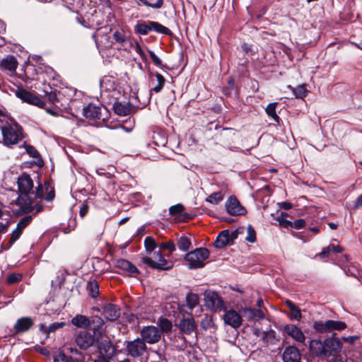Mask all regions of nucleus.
Segmentation results:
<instances>
[{
  "mask_svg": "<svg viewBox=\"0 0 362 362\" xmlns=\"http://www.w3.org/2000/svg\"><path fill=\"white\" fill-rule=\"evenodd\" d=\"M177 246L180 250L187 251L191 246V242L187 237L182 236L179 238Z\"/></svg>",
  "mask_w": 362,
  "mask_h": 362,
  "instance_id": "39",
  "label": "nucleus"
},
{
  "mask_svg": "<svg viewBox=\"0 0 362 362\" xmlns=\"http://www.w3.org/2000/svg\"><path fill=\"white\" fill-rule=\"evenodd\" d=\"M359 339V336L354 335V336H349V337H342L340 339L341 341H344V342H347L350 344H353L356 340Z\"/></svg>",
  "mask_w": 362,
  "mask_h": 362,
  "instance_id": "58",
  "label": "nucleus"
},
{
  "mask_svg": "<svg viewBox=\"0 0 362 362\" xmlns=\"http://www.w3.org/2000/svg\"><path fill=\"white\" fill-rule=\"evenodd\" d=\"M243 228H238L235 230H233L231 234L230 235V240H233L236 238H238V235L240 233H241V230H243Z\"/></svg>",
  "mask_w": 362,
  "mask_h": 362,
  "instance_id": "63",
  "label": "nucleus"
},
{
  "mask_svg": "<svg viewBox=\"0 0 362 362\" xmlns=\"http://www.w3.org/2000/svg\"><path fill=\"white\" fill-rule=\"evenodd\" d=\"M65 325L64 322H54L48 326V334L53 332L57 329L63 327Z\"/></svg>",
  "mask_w": 362,
  "mask_h": 362,
  "instance_id": "56",
  "label": "nucleus"
},
{
  "mask_svg": "<svg viewBox=\"0 0 362 362\" xmlns=\"http://www.w3.org/2000/svg\"><path fill=\"white\" fill-rule=\"evenodd\" d=\"M204 305L211 311L217 313L226 310L223 298L216 291L206 290L204 293Z\"/></svg>",
  "mask_w": 362,
  "mask_h": 362,
  "instance_id": "5",
  "label": "nucleus"
},
{
  "mask_svg": "<svg viewBox=\"0 0 362 362\" xmlns=\"http://www.w3.org/2000/svg\"><path fill=\"white\" fill-rule=\"evenodd\" d=\"M276 103H269L266 107L265 111L268 116L272 118L276 122L279 123L280 118L276 112Z\"/></svg>",
  "mask_w": 362,
  "mask_h": 362,
  "instance_id": "32",
  "label": "nucleus"
},
{
  "mask_svg": "<svg viewBox=\"0 0 362 362\" xmlns=\"http://www.w3.org/2000/svg\"><path fill=\"white\" fill-rule=\"evenodd\" d=\"M54 362H69L70 358L68 357L64 352L59 351L54 356Z\"/></svg>",
  "mask_w": 362,
  "mask_h": 362,
  "instance_id": "47",
  "label": "nucleus"
},
{
  "mask_svg": "<svg viewBox=\"0 0 362 362\" xmlns=\"http://www.w3.org/2000/svg\"><path fill=\"white\" fill-rule=\"evenodd\" d=\"M240 312L243 317L248 321L259 322L264 318V314L260 309L252 308L250 307H242Z\"/></svg>",
  "mask_w": 362,
  "mask_h": 362,
  "instance_id": "15",
  "label": "nucleus"
},
{
  "mask_svg": "<svg viewBox=\"0 0 362 362\" xmlns=\"http://www.w3.org/2000/svg\"><path fill=\"white\" fill-rule=\"evenodd\" d=\"M113 38L116 42L121 45L127 40V37L122 30H116L113 34Z\"/></svg>",
  "mask_w": 362,
  "mask_h": 362,
  "instance_id": "43",
  "label": "nucleus"
},
{
  "mask_svg": "<svg viewBox=\"0 0 362 362\" xmlns=\"http://www.w3.org/2000/svg\"><path fill=\"white\" fill-rule=\"evenodd\" d=\"M277 221H279L281 224L284 223L286 227L293 226V227L296 229H300L303 228L305 224V222L303 219H297L293 223L288 220H283V221H281L279 218H277Z\"/></svg>",
  "mask_w": 362,
  "mask_h": 362,
  "instance_id": "36",
  "label": "nucleus"
},
{
  "mask_svg": "<svg viewBox=\"0 0 362 362\" xmlns=\"http://www.w3.org/2000/svg\"><path fill=\"white\" fill-rule=\"evenodd\" d=\"M282 358L284 362H300V354L297 348L288 346L285 349Z\"/></svg>",
  "mask_w": 362,
  "mask_h": 362,
  "instance_id": "22",
  "label": "nucleus"
},
{
  "mask_svg": "<svg viewBox=\"0 0 362 362\" xmlns=\"http://www.w3.org/2000/svg\"><path fill=\"white\" fill-rule=\"evenodd\" d=\"M276 332L273 329H270L267 331H264L260 340L264 344H269L273 342L275 339Z\"/></svg>",
  "mask_w": 362,
  "mask_h": 362,
  "instance_id": "35",
  "label": "nucleus"
},
{
  "mask_svg": "<svg viewBox=\"0 0 362 362\" xmlns=\"http://www.w3.org/2000/svg\"><path fill=\"white\" fill-rule=\"evenodd\" d=\"M313 327L317 332L325 334L334 330H344L346 328V325L342 321L329 320L325 322L315 321Z\"/></svg>",
  "mask_w": 362,
  "mask_h": 362,
  "instance_id": "6",
  "label": "nucleus"
},
{
  "mask_svg": "<svg viewBox=\"0 0 362 362\" xmlns=\"http://www.w3.org/2000/svg\"><path fill=\"white\" fill-rule=\"evenodd\" d=\"M144 5L153 8H160L163 4V0H158L155 4L149 3L147 0H139Z\"/></svg>",
  "mask_w": 362,
  "mask_h": 362,
  "instance_id": "51",
  "label": "nucleus"
},
{
  "mask_svg": "<svg viewBox=\"0 0 362 362\" xmlns=\"http://www.w3.org/2000/svg\"><path fill=\"white\" fill-rule=\"evenodd\" d=\"M0 65L4 70L15 72L17 69L18 62L13 56H7L2 59Z\"/></svg>",
  "mask_w": 362,
  "mask_h": 362,
  "instance_id": "25",
  "label": "nucleus"
},
{
  "mask_svg": "<svg viewBox=\"0 0 362 362\" xmlns=\"http://www.w3.org/2000/svg\"><path fill=\"white\" fill-rule=\"evenodd\" d=\"M144 246L146 254L151 255L153 252H155L157 245L153 238L148 236L144 240Z\"/></svg>",
  "mask_w": 362,
  "mask_h": 362,
  "instance_id": "31",
  "label": "nucleus"
},
{
  "mask_svg": "<svg viewBox=\"0 0 362 362\" xmlns=\"http://www.w3.org/2000/svg\"><path fill=\"white\" fill-rule=\"evenodd\" d=\"M90 321L91 323H97L98 325L97 327L93 328L95 331L98 330L104 324L103 319L98 316L93 317Z\"/></svg>",
  "mask_w": 362,
  "mask_h": 362,
  "instance_id": "59",
  "label": "nucleus"
},
{
  "mask_svg": "<svg viewBox=\"0 0 362 362\" xmlns=\"http://www.w3.org/2000/svg\"><path fill=\"white\" fill-rule=\"evenodd\" d=\"M20 194L16 200V204L19 206V212L21 214H28L33 211L40 212L43 206L33 200V182L30 176L26 173L21 175L17 181Z\"/></svg>",
  "mask_w": 362,
  "mask_h": 362,
  "instance_id": "1",
  "label": "nucleus"
},
{
  "mask_svg": "<svg viewBox=\"0 0 362 362\" xmlns=\"http://www.w3.org/2000/svg\"><path fill=\"white\" fill-rule=\"evenodd\" d=\"M100 87L105 90L113 89L115 88L114 81L109 77H103L100 80Z\"/></svg>",
  "mask_w": 362,
  "mask_h": 362,
  "instance_id": "42",
  "label": "nucleus"
},
{
  "mask_svg": "<svg viewBox=\"0 0 362 362\" xmlns=\"http://www.w3.org/2000/svg\"><path fill=\"white\" fill-rule=\"evenodd\" d=\"M150 26L151 28V30H154L158 33L165 34V35L170 33V30L168 28L160 24L158 22L150 21Z\"/></svg>",
  "mask_w": 362,
  "mask_h": 362,
  "instance_id": "33",
  "label": "nucleus"
},
{
  "mask_svg": "<svg viewBox=\"0 0 362 362\" xmlns=\"http://www.w3.org/2000/svg\"><path fill=\"white\" fill-rule=\"evenodd\" d=\"M325 339H313L310 341L309 347L310 351L317 357H329V352L326 349Z\"/></svg>",
  "mask_w": 362,
  "mask_h": 362,
  "instance_id": "14",
  "label": "nucleus"
},
{
  "mask_svg": "<svg viewBox=\"0 0 362 362\" xmlns=\"http://www.w3.org/2000/svg\"><path fill=\"white\" fill-rule=\"evenodd\" d=\"M223 315V320L226 325L233 329L240 327L243 323V317L241 315L233 309L225 310Z\"/></svg>",
  "mask_w": 362,
  "mask_h": 362,
  "instance_id": "10",
  "label": "nucleus"
},
{
  "mask_svg": "<svg viewBox=\"0 0 362 362\" xmlns=\"http://www.w3.org/2000/svg\"><path fill=\"white\" fill-rule=\"evenodd\" d=\"M199 296L196 293H189L186 296V305L190 309L192 310L199 305Z\"/></svg>",
  "mask_w": 362,
  "mask_h": 362,
  "instance_id": "30",
  "label": "nucleus"
},
{
  "mask_svg": "<svg viewBox=\"0 0 362 362\" xmlns=\"http://www.w3.org/2000/svg\"><path fill=\"white\" fill-rule=\"evenodd\" d=\"M25 151L30 157L37 158L40 156L38 151L32 146L28 145L25 146Z\"/></svg>",
  "mask_w": 362,
  "mask_h": 362,
  "instance_id": "53",
  "label": "nucleus"
},
{
  "mask_svg": "<svg viewBox=\"0 0 362 362\" xmlns=\"http://www.w3.org/2000/svg\"><path fill=\"white\" fill-rule=\"evenodd\" d=\"M245 240L253 243L256 241V232L251 225L247 226V236Z\"/></svg>",
  "mask_w": 362,
  "mask_h": 362,
  "instance_id": "41",
  "label": "nucleus"
},
{
  "mask_svg": "<svg viewBox=\"0 0 362 362\" xmlns=\"http://www.w3.org/2000/svg\"><path fill=\"white\" fill-rule=\"evenodd\" d=\"M209 256V251L206 248L200 247L187 253L185 259L189 262V268L193 269L202 268Z\"/></svg>",
  "mask_w": 362,
  "mask_h": 362,
  "instance_id": "4",
  "label": "nucleus"
},
{
  "mask_svg": "<svg viewBox=\"0 0 362 362\" xmlns=\"http://www.w3.org/2000/svg\"><path fill=\"white\" fill-rule=\"evenodd\" d=\"M291 312V313L289 317L291 320H296L297 321L300 320V319L302 317V315H301L300 310L298 308H295V310H293Z\"/></svg>",
  "mask_w": 362,
  "mask_h": 362,
  "instance_id": "55",
  "label": "nucleus"
},
{
  "mask_svg": "<svg viewBox=\"0 0 362 362\" xmlns=\"http://www.w3.org/2000/svg\"><path fill=\"white\" fill-rule=\"evenodd\" d=\"M211 325H212L211 318L206 315L202 319L201 322H200V325H201L202 328L204 329V330H206L207 329H209L211 326Z\"/></svg>",
  "mask_w": 362,
  "mask_h": 362,
  "instance_id": "52",
  "label": "nucleus"
},
{
  "mask_svg": "<svg viewBox=\"0 0 362 362\" xmlns=\"http://www.w3.org/2000/svg\"><path fill=\"white\" fill-rule=\"evenodd\" d=\"M93 38L98 49H108L112 45V42L110 36L107 34L94 33Z\"/></svg>",
  "mask_w": 362,
  "mask_h": 362,
  "instance_id": "21",
  "label": "nucleus"
},
{
  "mask_svg": "<svg viewBox=\"0 0 362 362\" xmlns=\"http://www.w3.org/2000/svg\"><path fill=\"white\" fill-rule=\"evenodd\" d=\"M144 5L153 8H160L163 4V0H158L155 4L149 3L147 0H139Z\"/></svg>",
  "mask_w": 362,
  "mask_h": 362,
  "instance_id": "50",
  "label": "nucleus"
},
{
  "mask_svg": "<svg viewBox=\"0 0 362 362\" xmlns=\"http://www.w3.org/2000/svg\"><path fill=\"white\" fill-rule=\"evenodd\" d=\"M336 333H333L332 337L325 339L326 349L329 352V357L332 355V353H338L342 349V342L340 339L335 338Z\"/></svg>",
  "mask_w": 362,
  "mask_h": 362,
  "instance_id": "16",
  "label": "nucleus"
},
{
  "mask_svg": "<svg viewBox=\"0 0 362 362\" xmlns=\"http://www.w3.org/2000/svg\"><path fill=\"white\" fill-rule=\"evenodd\" d=\"M141 335L144 342L155 344L160 340L161 332L155 326H146L141 329Z\"/></svg>",
  "mask_w": 362,
  "mask_h": 362,
  "instance_id": "11",
  "label": "nucleus"
},
{
  "mask_svg": "<svg viewBox=\"0 0 362 362\" xmlns=\"http://www.w3.org/2000/svg\"><path fill=\"white\" fill-rule=\"evenodd\" d=\"M151 30L150 21L148 23H138L135 25V32L141 35H146Z\"/></svg>",
  "mask_w": 362,
  "mask_h": 362,
  "instance_id": "34",
  "label": "nucleus"
},
{
  "mask_svg": "<svg viewBox=\"0 0 362 362\" xmlns=\"http://www.w3.org/2000/svg\"><path fill=\"white\" fill-rule=\"evenodd\" d=\"M21 277L22 276L20 274L12 273L8 276L7 281L10 284H15L18 282L19 280H21Z\"/></svg>",
  "mask_w": 362,
  "mask_h": 362,
  "instance_id": "54",
  "label": "nucleus"
},
{
  "mask_svg": "<svg viewBox=\"0 0 362 362\" xmlns=\"http://www.w3.org/2000/svg\"><path fill=\"white\" fill-rule=\"evenodd\" d=\"M179 327L184 334H190L195 329V321L192 317L182 319L179 322Z\"/></svg>",
  "mask_w": 362,
  "mask_h": 362,
  "instance_id": "24",
  "label": "nucleus"
},
{
  "mask_svg": "<svg viewBox=\"0 0 362 362\" xmlns=\"http://www.w3.org/2000/svg\"><path fill=\"white\" fill-rule=\"evenodd\" d=\"M87 289L89 292V295L92 298H96L99 294V286L97 281H93L88 282L87 285Z\"/></svg>",
  "mask_w": 362,
  "mask_h": 362,
  "instance_id": "37",
  "label": "nucleus"
},
{
  "mask_svg": "<svg viewBox=\"0 0 362 362\" xmlns=\"http://www.w3.org/2000/svg\"><path fill=\"white\" fill-rule=\"evenodd\" d=\"M32 221L31 216H26L21 218L17 223L16 227L23 230Z\"/></svg>",
  "mask_w": 362,
  "mask_h": 362,
  "instance_id": "46",
  "label": "nucleus"
},
{
  "mask_svg": "<svg viewBox=\"0 0 362 362\" xmlns=\"http://www.w3.org/2000/svg\"><path fill=\"white\" fill-rule=\"evenodd\" d=\"M95 341V335L88 331H80L74 336L75 344L83 350H86L93 346Z\"/></svg>",
  "mask_w": 362,
  "mask_h": 362,
  "instance_id": "7",
  "label": "nucleus"
},
{
  "mask_svg": "<svg viewBox=\"0 0 362 362\" xmlns=\"http://www.w3.org/2000/svg\"><path fill=\"white\" fill-rule=\"evenodd\" d=\"M230 243V233L228 230H222L214 242V245L217 248H223Z\"/></svg>",
  "mask_w": 362,
  "mask_h": 362,
  "instance_id": "26",
  "label": "nucleus"
},
{
  "mask_svg": "<svg viewBox=\"0 0 362 362\" xmlns=\"http://www.w3.org/2000/svg\"><path fill=\"white\" fill-rule=\"evenodd\" d=\"M185 207L181 204H177L169 208V214L171 216H180L182 214Z\"/></svg>",
  "mask_w": 362,
  "mask_h": 362,
  "instance_id": "38",
  "label": "nucleus"
},
{
  "mask_svg": "<svg viewBox=\"0 0 362 362\" xmlns=\"http://www.w3.org/2000/svg\"><path fill=\"white\" fill-rule=\"evenodd\" d=\"M159 250H168L170 252H173L175 250V245L173 242L169 241L166 243H163L159 245Z\"/></svg>",
  "mask_w": 362,
  "mask_h": 362,
  "instance_id": "49",
  "label": "nucleus"
},
{
  "mask_svg": "<svg viewBox=\"0 0 362 362\" xmlns=\"http://www.w3.org/2000/svg\"><path fill=\"white\" fill-rule=\"evenodd\" d=\"M284 331L294 340L299 343H304L305 336L302 330L294 325H286L284 327Z\"/></svg>",
  "mask_w": 362,
  "mask_h": 362,
  "instance_id": "18",
  "label": "nucleus"
},
{
  "mask_svg": "<svg viewBox=\"0 0 362 362\" xmlns=\"http://www.w3.org/2000/svg\"><path fill=\"white\" fill-rule=\"evenodd\" d=\"M228 213L232 216L243 215L246 212L245 209L240 204L235 197H230L226 202Z\"/></svg>",
  "mask_w": 362,
  "mask_h": 362,
  "instance_id": "13",
  "label": "nucleus"
},
{
  "mask_svg": "<svg viewBox=\"0 0 362 362\" xmlns=\"http://www.w3.org/2000/svg\"><path fill=\"white\" fill-rule=\"evenodd\" d=\"M127 349L132 357L136 358L143 355L146 349V346L141 339L137 338L127 342Z\"/></svg>",
  "mask_w": 362,
  "mask_h": 362,
  "instance_id": "12",
  "label": "nucleus"
},
{
  "mask_svg": "<svg viewBox=\"0 0 362 362\" xmlns=\"http://www.w3.org/2000/svg\"><path fill=\"white\" fill-rule=\"evenodd\" d=\"M113 108L115 112L119 116H127L131 114L134 110V106L129 103H115Z\"/></svg>",
  "mask_w": 362,
  "mask_h": 362,
  "instance_id": "23",
  "label": "nucleus"
},
{
  "mask_svg": "<svg viewBox=\"0 0 362 362\" xmlns=\"http://www.w3.org/2000/svg\"><path fill=\"white\" fill-rule=\"evenodd\" d=\"M103 315L110 321H114L120 316V309L112 303H105L102 307Z\"/></svg>",
  "mask_w": 362,
  "mask_h": 362,
  "instance_id": "17",
  "label": "nucleus"
},
{
  "mask_svg": "<svg viewBox=\"0 0 362 362\" xmlns=\"http://www.w3.org/2000/svg\"><path fill=\"white\" fill-rule=\"evenodd\" d=\"M224 194L221 191L211 194L206 198V202L214 205L218 204L223 200Z\"/></svg>",
  "mask_w": 362,
  "mask_h": 362,
  "instance_id": "29",
  "label": "nucleus"
},
{
  "mask_svg": "<svg viewBox=\"0 0 362 362\" xmlns=\"http://www.w3.org/2000/svg\"><path fill=\"white\" fill-rule=\"evenodd\" d=\"M71 323L77 327L88 328L91 325L90 320L85 315H77L71 319Z\"/></svg>",
  "mask_w": 362,
  "mask_h": 362,
  "instance_id": "28",
  "label": "nucleus"
},
{
  "mask_svg": "<svg viewBox=\"0 0 362 362\" xmlns=\"http://www.w3.org/2000/svg\"><path fill=\"white\" fill-rule=\"evenodd\" d=\"M43 190H44V187L41 185H39L36 187L35 192H33V200L37 202L39 204H40L38 202L37 199H39L40 201H42L45 197H43Z\"/></svg>",
  "mask_w": 362,
  "mask_h": 362,
  "instance_id": "45",
  "label": "nucleus"
},
{
  "mask_svg": "<svg viewBox=\"0 0 362 362\" xmlns=\"http://www.w3.org/2000/svg\"><path fill=\"white\" fill-rule=\"evenodd\" d=\"M158 324L163 332H168L172 329V322L166 318L160 317Z\"/></svg>",
  "mask_w": 362,
  "mask_h": 362,
  "instance_id": "40",
  "label": "nucleus"
},
{
  "mask_svg": "<svg viewBox=\"0 0 362 362\" xmlns=\"http://www.w3.org/2000/svg\"><path fill=\"white\" fill-rule=\"evenodd\" d=\"M331 252H332V251L329 248V245H328L327 247H325L322 249V252L320 253H319L318 256L320 258H324L325 257L329 256Z\"/></svg>",
  "mask_w": 362,
  "mask_h": 362,
  "instance_id": "61",
  "label": "nucleus"
},
{
  "mask_svg": "<svg viewBox=\"0 0 362 362\" xmlns=\"http://www.w3.org/2000/svg\"><path fill=\"white\" fill-rule=\"evenodd\" d=\"M329 362H344L343 358L340 355H334L333 357L329 361Z\"/></svg>",
  "mask_w": 362,
  "mask_h": 362,
  "instance_id": "64",
  "label": "nucleus"
},
{
  "mask_svg": "<svg viewBox=\"0 0 362 362\" xmlns=\"http://www.w3.org/2000/svg\"><path fill=\"white\" fill-rule=\"evenodd\" d=\"M105 111V115H107V111L105 107H102L99 105H96L93 103L88 104L87 106L84 107L83 109V113L84 117L90 120H102L104 121L105 117H103V113L102 110Z\"/></svg>",
  "mask_w": 362,
  "mask_h": 362,
  "instance_id": "9",
  "label": "nucleus"
},
{
  "mask_svg": "<svg viewBox=\"0 0 362 362\" xmlns=\"http://www.w3.org/2000/svg\"><path fill=\"white\" fill-rule=\"evenodd\" d=\"M141 259L142 263L154 269L169 270L173 267V262L165 259L160 250L153 252L151 255H142Z\"/></svg>",
  "mask_w": 362,
  "mask_h": 362,
  "instance_id": "3",
  "label": "nucleus"
},
{
  "mask_svg": "<svg viewBox=\"0 0 362 362\" xmlns=\"http://www.w3.org/2000/svg\"><path fill=\"white\" fill-rule=\"evenodd\" d=\"M0 129L4 144L6 146L16 145L23 138L22 127L7 116L0 118Z\"/></svg>",
  "mask_w": 362,
  "mask_h": 362,
  "instance_id": "2",
  "label": "nucleus"
},
{
  "mask_svg": "<svg viewBox=\"0 0 362 362\" xmlns=\"http://www.w3.org/2000/svg\"><path fill=\"white\" fill-rule=\"evenodd\" d=\"M54 198V189H51L47 192V195L44 197V199L47 202H51Z\"/></svg>",
  "mask_w": 362,
  "mask_h": 362,
  "instance_id": "62",
  "label": "nucleus"
},
{
  "mask_svg": "<svg viewBox=\"0 0 362 362\" xmlns=\"http://www.w3.org/2000/svg\"><path fill=\"white\" fill-rule=\"evenodd\" d=\"M33 322L30 317H21L16 322L14 328L17 332H22L28 330L33 325Z\"/></svg>",
  "mask_w": 362,
  "mask_h": 362,
  "instance_id": "27",
  "label": "nucleus"
},
{
  "mask_svg": "<svg viewBox=\"0 0 362 362\" xmlns=\"http://www.w3.org/2000/svg\"><path fill=\"white\" fill-rule=\"evenodd\" d=\"M306 88L305 85H300L297 86L296 88L293 89V93L296 98H303L306 95Z\"/></svg>",
  "mask_w": 362,
  "mask_h": 362,
  "instance_id": "44",
  "label": "nucleus"
},
{
  "mask_svg": "<svg viewBox=\"0 0 362 362\" xmlns=\"http://www.w3.org/2000/svg\"><path fill=\"white\" fill-rule=\"evenodd\" d=\"M114 264L116 268L120 269L124 273L133 275L139 274V272L135 265L124 259H118L115 260Z\"/></svg>",
  "mask_w": 362,
  "mask_h": 362,
  "instance_id": "19",
  "label": "nucleus"
},
{
  "mask_svg": "<svg viewBox=\"0 0 362 362\" xmlns=\"http://www.w3.org/2000/svg\"><path fill=\"white\" fill-rule=\"evenodd\" d=\"M149 76L151 78V91H153L156 93L160 92L165 82V78L159 73H156V74H151Z\"/></svg>",
  "mask_w": 362,
  "mask_h": 362,
  "instance_id": "20",
  "label": "nucleus"
},
{
  "mask_svg": "<svg viewBox=\"0 0 362 362\" xmlns=\"http://www.w3.org/2000/svg\"><path fill=\"white\" fill-rule=\"evenodd\" d=\"M22 231L23 230H21V229H19L17 227L12 231L11 238L8 243L9 246H11L13 243H15L20 238V236L22 233Z\"/></svg>",
  "mask_w": 362,
  "mask_h": 362,
  "instance_id": "48",
  "label": "nucleus"
},
{
  "mask_svg": "<svg viewBox=\"0 0 362 362\" xmlns=\"http://www.w3.org/2000/svg\"><path fill=\"white\" fill-rule=\"evenodd\" d=\"M16 95L23 102L28 104L34 105L39 107H42L45 105V102L40 98L25 89L18 88L16 90Z\"/></svg>",
  "mask_w": 362,
  "mask_h": 362,
  "instance_id": "8",
  "label": "nucleus"
},
{
  "mask_svg": "<svg viewBox=\"0 0 362 362\" xmlns=\"http://www.w3.org/2000/svg\"><path fill=\"white\" fill-rule=\"evenodd\" d=\"M148 53L154 64L157 66H160L162 65L160 59L151 50H148Z\"/></svg>",
  "mask_w": 362,
  "mask_h": 362,
  "instance_id": "57",
  "label": "nucleus"
},
{
  "mask_svg": "<svg viewBox=\"0 0 362 362\" xmlns=\"http://www.w3.org/2000/svg\"><path fill=\"white\" fill-rule=\"evenodd\" d=\"M89 206L87 204H83L79 210V215L81 218H83L88 213Z\"/></svg>",
  "mask_w": 362,
  "mask_h": 362,
  "instance_id": "60",
  "label": "nucleus"
}]
</instances>
